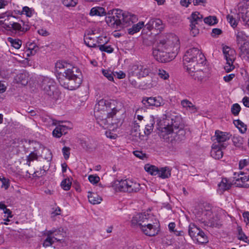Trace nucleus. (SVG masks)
I'll return each mask as SVG.
<instances>
[{"mask_svg": "<svg viewBox=\"0 0 249 249\" xmlns=\"http://www.w3.org/2000/svg\"><path fill=\"white\" fill-rule=\"evenodd\" d=\"M183 65L186 71L194 80L202 82L206 80L207 73L202 69L206 59L204 55L197 48L188 49L183 58Z\"/></svg>", "mask_w": 249, "mask_h": 249, "instance_id": "f257e3e1", "label": "nucleus"}, {"mask_svg": "<svg viewBox=\"0 0 249 249\" xmlns=\"http://www.w3.org/2000/svg\"><path fill=\"white\" fill-rule=\"evenodd\" d=\"M179 48V40L176 36H172L167 39H162L153 47L152 54L154 58L161 63H166L172 59L171 53H175Z\"/></svg>", "mask_w": 249, "mask_h": 249, "instance_id": "f03ea898", "label": "nucleus"}, {"mask_svg": "<svg viewBox=\"0 0 249 249\" xmlns=\"http://www.w3.org/2000/svg\"><path fill=\"white\" fill-rule=\"evenodd\" d=\"M136 16L128 12H123L119 9L108 11L106 21L108 26L118 29L130 25L136 22Z\"/></svg>", "mask_w": 249, "mask_h": 249, "instance_id": "7ed1b4c3", "label": "nucleus"}, {"mask_svg": "<svg viewBox=\"0 0 249 249\" xmlns=\"http://www.w3.org/2000/svg\"><path fill=\"white\" fill-rule=\"evenodd\" d=\"M180 118L176 116H166L160 126L162 132L167 134L172 133L177 141H181L185 137L186 131L180 123Z\"/></svg>", "mask_w": 249, "mask_h": 249, "instance_id": "20e7f679", "label": "nucleus"}, {"mask_svg": "<svg viewBox=\"0 0 249 249\" xmlns=\"http://www.w3.org/2000/svg\"><path fill=\"white\" fill-rule=\"evenodd\" d=\"M69 73L58 77L60 84L69 90H74L79 87L82 82V74L78 68H72Z\"/></svg>", "mask_w": 249, "mask_h": 249, "instance_id": "39448f33", "label": "nucleus"}, {"mask_svg": "<svg viewBox=\"0 0 249 249\" xmlns=\"http://www.w3.org/2000/svg\"><path fill=\"white\" fill-rule=\"evenodd\" d=\"M115 115L113 113L100 114L97 112L94 115L97 124L101 127L104 129L114 130L118 127L117 120L114 118Z\"/></svg>", "mask_w": 249, "mask_h": 249, "instance_id": "423d86ee", "label": "nucleus"}, {"mask_svg": "<svg viewBox=\"0 0 249 249\" xmlns=\"http://www.w3.org/2000/svg\"><path fill=\"white\" fill-rule=\"evenodd\" d=\"M40 86L44 93L48 96L51 99L56 100L59 95L55 82L49 77L42 78Z\"/></svg>", "mask_w": 249, "mask_h": 249, "instance_id": "0eeeda50", "label": "nucleus"}, {"mask_svg": "<svg viewBox=\"0 0 249 249\" xmlns=\"http://www.w3.org/2000/svg\"><path fill=\"white\" fill-rule=\"evenodd\" d=\"M150 72V70L147 66L140 63L131 64L129 66L127 71L129 80L131 81L133 77L140 79L145 77Z\"/></svg>", "mask_w": 249, "mask_h": 249, "instance_id": "6e6552de", "label": "nucleus"}, {"mask_svg": "<svg viewBox=\"0 0 249 249\" xmlns=\"http://www.w3.org/2000/svg\"><path fill=\"white\" fill-rule=\"evenodd\" d=\"M114 101H109L104 99L100 100L95 105L94 108V115L98 112L100 114H110L113 113L116 114L118 109L115 107Z\"/></svg>", "mask_w": 249, "mask_h": 249, "instance_id": "1a4fd4ad", "label": "nucleus"}, {"mask_svg": "<svg viewBox=\"0 0 249 249\" xmlns=\"http://www.w3.org/2000/svg\"><path fill=\"white\" fill-rule=\"evenodd\" d=\"M231 136V135L229 132L216 130L212 139L214 142V143L221 146L223 148H226L228 145L227 141L230 139Z\"/></svg>", "mask_w": 249, "mask_h": 249, "instance_id": "9d476101", "label": "nucleus"}, {"mask_svg": "<svg viewBox=\"0 0 249 249\" xmlns=\"http://www.w3.org/2000/svg\"><path fill=\"white\" fill-rule=\"evenodd\" d=\"M223 52L227 61L224 67V69L226 72H229L232 71L235 68L234 66L233 65V63L235 60V57L233 51L231 50L230 48L228 46L223 47Z\"/></svg>", "mask_w": 249, "mask_h": 249, "instance_id": "9b49d317", "label": "nucleus"}, {"mask_svg": "<svg viewBox=\"0 0 249 249\" xmlns=\"http://www.w3.org/2000/svg\"><path fill=\"white\" fill-rule=\"evenodd\" d=\"M142 103L147 108L150 107H158L162 106L164 104L163 99L160 96L149 97H144L142 98Z\"/></svg>", "mask_w": 249, "mask_h": 249, "instance_id": "f8f14e48", "label": "nucleus"}, {"mask_svg": "<svg viewBox=\"0 0 249 249\" xmlns=\"http://www.w3.org/2000/svg\"><path fill=\"white\" fill-rule=\"evenodd\" d=\"M238 10L244 23L249 26V1L240 3Z\"/></svg>", "mask_w": 249, "mask_h": 249, "instance_id": "ddd939ff", "label": "nucleus"}, {"mask_svg": "<svg viewBox=\"0 0 249 249\" xmlns=\"http://www.w3.org/2000/svg\"><path fill=\"white\" fill-rule=\"evenodd\" d=\"M75 68L71 64L65 61H59L55 63V71L59 74L58 77H62V74H66L70 72L72 68Z\"/></svg>", "mask_w": 249, "mask_h": 249, "instance_id": "4468645a", "label": "nucleus"}, {"mask_svg": "<svg viewBox=\"0 0 249 249\" xmlns=\"http://www.w3.org/2000/svg\"><path fill=\"white\" fill-rule=\"evenodd\" d=\"M232 183L237 187H244V183L249 179L244 172H239V173H234L233 174Z\"/></svg>", "mask_w": 249, "mask_h": 249, "instance_id": "2eb2a0df", "label": "nucleus"}, {"mask_svg": "<svg viewBox=\"0 0 249 249\" xmlns=\"http://www.w3.org/2000/svg\"><path fill=\"white\" fill-rule=\"evenodd\" d=\"M130 179L116 180L112 183V186L116 191L128 192V181Z\"/></svg>", "mask_w": 249, "mask_h": 249, "instance_id": "dca6fc26", "label": "nucleus"}, {"mask_svg": "<svg viewBox=\"0 0 249 249\" xmlns=\"http://www.w3.org/2000/svg\"><path fill=\"white\" fill-rule=\"evenodd\" d=\"M150 215L145 213H138L133 217L131 220L132 224L133 225H138L140 228H142V223H147L149 221Z\"/></svg>", "mask_w": 249, "mask_h": 249, "instance_id": "f3484780", "label": "nucleus"}, {"mask_svg": "<svg viewBox=\"0 0 249 249\" xmlns=\"http://www.w3.org/2000/svg\"><path fill=\"white\" fill-rule=\"evenodd\" d=\"M142 228L141 229L142 232L146 235L149 236H153L158 234V231L157 230L155 226L152 224L149 223H142Z\"/></svg>", "mask_w": 249, "mask_h": 249, "instance_id": "a211bd4d", "label": "nucleus"}, {"mask_svg": "<svg viewBox=\"0 0 249 249\" xmlns=\"http://www.w3.org/2000/svg\"><path fill=\"white\" fill-rule=\"evenodd\" d=\"M149 30L152 29L161 30L163 29L164 25L162 21L159 18L151 19L146 25Z\"/></svg>", "mask_w": 249, "mask_h": 249, "instance_id": "6ab92c4d", "label": "nucleus"}, {"mask_svg": "<svg viewBox=\"0 0 249 249\" xmlns=\"http://www.w3.org/2000/svg\"><path fill=\"white\" fill-rule=\"evenodd\" d=\"M15 17L7 13H3L0 16V24L3 25V27L7 29L9 27L11 21H14Z\"/></svg>", "mask_w": 249, "mask_h": 249, "instance_id": "aec40b11", "label": "nucleus"}, {"mask_svg": "<svg viewBox=\"0 0 249 249\" xmlns=\"http://www.w3.org/2000/svg\"><path fill=\"white\" fill-rule=\"evenodd\" d=\"M212 148V149L211 154V156L213 158L215 159H219L223 157V153L222 150L225 148H223L221 146H219L216 143H213Z\"/></svg>", "mask_w": 249, "mask_h": 249, "instance_id": "412c9836", "label": "nucleus"}, {"mask_svg": "<svg viewBox=\"0 0 249 249\" xmlns=\"http://www.w3.org/2000/svg\"><path fill=\"white\" fill-rule=\"evenodd\" d=\"M29 73L28 72L23 71L18 74L15 77V81L17 83H20L22 85H26L28 84L29 80Z\"/></svg>", "mask_w": 249, "mask_h": 249, "instance_id": "4be33fe9", "label": "nucleus"}, {"mask_svg": "<svg viewBox=\"0 0 249 249\" xmlns=\"http://www.w3.org/2000/svg\"><path fill=\"white\" fill-rule=\"evenodd\" d=\"M240 52V56L246 61H249V42H245L239 48Z\"/></svg>", "mask_w": 249, "mask_h": 249, "instance_id": "5701e85b", "label": "nucleus"}, {"mask_svg": "<svg viewBox=\"0 0 249 249\" xmlns=\"http://www.w3.org/2000/svg\"><path fill=\"white\" fill-rule=\"evenodd\" d=\"M233 184L232 181L231 182L226 178H223L218 184L219 191L222 193L224 191L229 190Z\"/></svg>", "mask_w": 249, "mask_h": 249, "instance_id": "b1692460", "label": "nucleus"}, {"mask_svg": "<svg viewBox=\"0 0 249 249\" xmlns=\"http://www.w3.org/2000/svg\"><path fill=\"white\" fill-rule=\"evenodd\" d=\"M203 16L197 12L192 14L190 18L191 24L195 25L203 23Z\"/></svg>", "mask_w": 249, "mask_h": 249, "instance_id": "393cba45", "label": "nucleus"}, {"mask_svg": "<svg viewBox=\"0 0 249 249\" xmlns=\"http://www.w3.org/2000/svg\"><path fill=\"white\" fill-rule=\"evenodd\" d=\"M56 231L53 230H50L47 231V237L44 241V243L43 244V245L44 247H49L51 246L54 242V241L53 239L54 238L55 240H56L57 241H59L60 240V239H58L57 238H55L54 237H52V235L53 233Z\"/></svg>", "mask_w": 249, "mask_h": 249, "instance_id": "a878e982", "label": "nucleus"}, {"mask_svg": "<svg viewBox=\"0 0 249 249\" xmlns=\"http://www.w3.org/2000/svg\"><path fill=\"white\" fill-rule=\"evenodd\" d=\"M180 104L183 108L189 110L191 113H195L197 111L196 107L187 99L182 100Z\"/></svg>", "mask_w": 249, "mask_h": 249, "instance_id": "bb28decb", "label": "nucleus"}, {"mask_svg": "<svg viewBox=\"0 0 249 249\" xmlns=\"http://www.w3.org/2000/svg\"><path fill=\"white\" fill-rule=\"evenodd\" d=\"M200 229L197 227L194 224H190L189 227L188 232L189 235L193 240L198 235Z\"/></svg>", "mask_w": 249, "mask_h": 249, "instance_id": "cd10ccee", "label": "nucleus"}, {"mask_svg": "<svg viewBox=\"0 0 249 249\" xmlns=\"http://www.w3.org/2000/svg\"><path fill=\"white\" fill-rule=\"evenodd\" d=\"M88 197L89 202L94 205L100 203L102 200L101 197L95 193L89 192Z\"/></svg>", "mask_w": 249, "mask_h": 249, "instance_id": "c85d7f7f", "label": "nucleus"}, {"mask_svg": "<svg viewBox=\"0 0 249 249\" xmlns=\"http://www.w3.org/2000/svg\"><path fill=\"white\" fill-rule=\"evenodd\" d=\"M89 15L91 16H103L106 15V11L105 9L101 7H93L90 10Z\"/></svg>", "mask_w": 249, "mask_h": 249, "instance_id": "c756f323", "label": "nucleus"}, {"mask_svg": "<svg viewBox=\"0 0 249 249\" xmlns=\"http://www.w3.org/2000/svg\"><path fill=\"white\" fill-rule=\"evenodd\" d=\"M11 24L9 27L6 29L8 31H11L12 33L16 34L18 32H21V25L19 23L16 22L15 21H11Z\"/></svg>", "mask_w": 249, "mask_h": 249, "instance_id": "7c9ffc66", "label": "nucleus"}, {"mask_svg": "<svg viewBox=\"0 0 249 249\" xmlns=\"http://www.w3.org/2000/svg\"><path fill=\"white\" fill-rule=\"evenodd\" d=\"M158 175L162 178H168L171 176V170L168 167H165L159 169Z\"/></svg>", "mask_w": 249, "mask_h": 249, "instance_id": "2f4dec72", "label": "nucleus"}, {"mask_svg": "<svg viewBox=\"0 0 249 249\" xmlns=\"http://www.w3.org/2000/svg\"><path fill=\"white\" fill-rule=\"evenodd\" d=\"M128 192H137L140 190V184L130 179L128 181Z\"/></svg>", "mask_w": 249, "mask_h": 249, "instance_id": "473e14b6", "label": "nucleus"}, {"mask_svg": "<svg viewBox=\"0 0 249 249\" xmlns=\"http://www.w3.org/2000/svg\"><path fill=\"white\" fill-rule=\"evenodd\" d=\"M85 44L90 48H95L97 47V42L96 39L92 37L89 35L85 36L84 37Z\"/></svg>", "mask_w": 249, "mask_h": 249, "instance_id": "72a5a7b5", "label": "nucleus"}, {"mask_svg": "<svg viewBox=\"0 0 249 249\" xmlns=\"http://www.w3.org/2000/svg\"><path fill=\"white\" fill-rule=\"evenodd\" d=\"M144 25L143 22H139L136 24H134L132 27L128 29V33L130 35H133L138 32Z\"/></svg>", "mask_w": 249, "mask_h": 249, "instance_id": "f704fd0d", "label": "nucleus"}, {"mask_svg": "<svg viewBox=\"0 0 249 249\" xmlns=\"http://www.w3.org/2000/svg\"><path fill=\"white\" fill-rule=\"evenodd\" d=\"M144 169L153 176L158 175V172H159V168L157 167L149 164H146L144 166Z\"/></svg>", "mask_w": 249, "mask_h": 249, "instance_id": "c9c22d12", "label": "nucleus"}, {"mask_svg": "<svg viewBox=\"0 0 249 249\" xmlns=\"http://www.w3.org/2000/svg\"><path fill=\"white\" fill-rule=\"evenodd\" d=\"M154 124L155 121L153 117H150L149 123L145 125V128L144 130V133L145 135H148L152 132Z\"/></svg>", "mask_w": 249, "mask_h": 249, "instance_id": "e433bc0d", "label": "nucleus"}, {"mask_svg": "<svg viewBox=\"0 0 249 249\" xmlns=\"http://www.w3.org/2000/svg\"><path fill=\"white\" fill-rule=\"evenodd\" d=\"M235 35L237 44H240L242 41L246 40L248 37L244 32L238 30L236 31Z\"/></svg>", "mask_w": 249, "mask_h": 249, "instance_id": "4c0bfd02", "label": "nucleus"}, {"mask_svg": "<svg viewBox=\"0 0 249 249\" xmlns=\"http://www.w3.org/2000/svg\"><path fill=\"white\" fill-rule=\"evenodd\" d=\"M194 240H196L200 243H204L208 242L207 236L201 230H200L198 235L196 236Z\"/></svg>", "mask_w": 249, "mask_h": 249, "instance_id": "58836bf2", "label": "nucleus"}, {"mask_svg": "<svg viewBox=\"0 0 249 249\" xmlns=\"http://www.w3.org/2000/svg\"><path fill=\"white\" fill-rule=\"evenodd\" d=\"M8 41L11 43V46L16 49H18L20 48L22 42L19 39H13L11 37L8 38Z\"/></svg>", "mask_w": 249, "mask_h": 249, "instance_id": "ea45409f", "label": "nucleus"}, {"mask_svg": "<svg viewBox=\"0 0 249 249\" xmlns=\"http://www.w3.org/2000/svg\"><path fill=\"white\" fill-rule=\"evenodd\" d=\"M237 231L238 233V239L248 243L249 242V240H248L247 236L243 232L241 227L238 226L237 227Z\"/></svg>", "mask_w": 249, "mask_h": 249, "instance_id": "a19ab883", "label": "nucleus"}, {"mask_svg": "<svg viewBox=\"0 0 249 249\" xmlns=\"http://www.w3.org/2000/svg\"><path fill=\"white\" fill-rule=\"evenodd\" d=\"M234 124L242 133H244L247 131L246 125L240 120L235 121Z\"/></svg>", "mask_w": 249, "mask_h": 249, "instance_id": "79ce46f5", "label": "nucleus"}, {"mask_svg": "<svg viewBox=\"0 0 249 249\" xmlns=\"http://www.w3.org/2000/svg\"><path fill=\"white\" fill-rule=\"evenodd\" d=\"M203 21L209 25H213L217 23V19L215 16H209L205 18Z\"/></svg>", "mask_w": 249, "mask_h": 249, "instance_id": "37998d69", "label": "nucleus"}, {"mask_svg": "<svg viewBox=\"0 0 249 249\" xmlns=\"http://www.w3.org/2000/svg\"><path fill=\"white\" fill-rule=\"evenodd\" d=\"M38 152L36 150L31 152L29 156L27 157V161L28 165H30V162L32 161L37 160L38 158Z\"/></svg>", "mask_w": 249, "mask_h": 249, "instance_id": "c03bdc74", "label": "nucleus"}, {"mask_svg": "<svg viewBox=\"0 0 249 249\" xmlns=\"http://www.w3.org/2000/svg\"><path fill=\"white\" fill-rule=\"evenodd\" d=\"M41 156L48 161H50L52 159V153L48 149H43Z\"/></svg>", "mask_w": 249, "mask_h": 249, "instance_id": "a18cd8bd", "label": "nucleus"}, {"mask_svg": "<svg viewBox=\"0 0 249 249\" xmlns=\"http://www.w3.org/2000/svg\"><path fill=\"white\" fill-rule=\"evenodd\" d=\"M71 182L69 178H65L63 179L61 183V187L66 191H68L70 189Z\"/></svg>", "mask_w": 249, "mask_h": 249, "instance_id": "49530a36", "label": "nucleus"}, {"mask_svg": "<svg viewBox=\"0 0 249 249\" xmlns=\"http://www.w3.org/2000/svg\"><path fill=\"white\" fill-rule=\"evenodd\" d=\"M232 142L236 147H240L243 143V139L240 136H234L232 138Z\"/></svg>", "mask_w": 249, "mask_h": 249, "instance_id": "de8ad7c7", "label": "nucleus"}, {"mask_svg": "<svg viewBox=\"0 0 249 249\" xmlns=\"http://www.w3.org/2000/svg\"><path fill=\"white\" fill-rule=\"evenodd\" d=\"M99 50L107 53H111L113 51V48L110 45H106V44L100 45Z\"/></svg>", "mask_w": 249, "mask_h": 249, "instance_id": "09e8293b", "label": "nucleus"}, {"mask_svg": "<svg viewBox=\"0 0 249 249\" xmlns=\"http://www.w3.org/2000/svg\"><path fill=\"white\" fill-rule=\"evenodd\" d=\"M102 74L107 77L109 81H113V73L108 70H102Z\"/></svg>", "mask_w": 249, "mask_h": 249, "instance_id": "8fccbe9b", "label": "nucleus"}, {"mask_svg": "<svg viewBox=\"0 0 249 249\" xmlns=\"http://www.w3.org/2000/svg\"><path fill=\"white\" fill-rule=\"evenodd\" d=\"M96 42H97V47L100 48V45L107 44L108 40L106 36H100L96 37Z\"/></svg>", "mask_w": 249, "mask_h": 249, "instance_id": "3c124183", "label": "nucleus"}, {"mask_svg": "<svg viewBox=\"0 0 249 249\" xmlns=\"http://www.w3.org/2000/svg\"><path fill=\"white\" fill-rule=\"evenodd\" d=\"M158 75L160 78L164 80L167 79L169 77L168 73L165 70L161 69L158 70Z\"/></svg>", "mask_w": 249, "mask_h": 249, "instance_id": "603ef678", "label": "nucleus"}, {"mask_svg": "<svg viewBox=\"0 0 249 249\" xmlns=\"http://www.w3.org/2000/svg\"><path fill=\"white\" fill-rule=\"evenodd\" d=\"M62 3L66 7H74L77 3V0H63Z\"/></svg>", "mask_w": 249, "mask_h": 249, "instance_id": "864d4df0", "label": "nucleus"}, {"mask_svg": "<svg viewBox=\"0 0 249 249\" xmlns=\"http://www.w3.org/2000/svg\"><path fill=\"white\" fill-rule=\"evenodd\" d=\"M227 19L228 22L231 24V26L233 28H235L237 25V20L233 18V16L230 15H228L227 16Z\"/></svg>", "mask_w": 249, "mask_h": 249, "instance_id": "5fc2aeb1", "label": "nucleus"}, {"mask_svg": "<svg viewBox=\"0 0 249 249\" xmlns=\"http://www.w3.org/2000/svg\"><path fill=\"white\" fill-rule=\"evenodd\" d=\"M240 110L241 107L238 104H233L231 107V111L235 116L238 115Z\"/></svg>", "mask_w": 249, "mask_h": 249, "instance_id": "6e6d98bb", "label": "nucleus"}, {"mask_svg": "<svg viewBox=\"0 0 249 249\" xmlns=\"http://www.w3.org/2000/svg\"><path fill=\"white\" fill-rule=\"evenodd\" d=\"M89 181L92 184H96L100 180V178L98 176L91 175L89 176Z\"/></svg>", "mask_w": 249, "mask_h": 249, "instance_id": "4d7b16f0", "label": "nucleus"}, {"mask_svg": "<svg viewBox=\"0 0 249 249\" xmlns=\"http://www.w3.org/2000/svg\"><path fill=\"white\" fill-rule=\"evenodd\" d=\"M70 147L66 146H64L62 148V153L65 160H68L70 157Z\"/></svg>", "mask_w": 249, "mask_h": 249, "instance_id": "13d9d810", "label": "nucleus"}, {"mask_svg": "<svg viewBox=\"0 0 249 249\" xmlns=\"http://www.w3.org/2000/svg\"><path fill=\"white\" fill-rule=\"evenodd\" d=\"M134 155L139 158L140 159L144 160L146 158V155L145 153L140 151H133Z\"/></svg>", "mask_w": 249, "mask_h": 249, "instance_id": "bf43d9fd", "label": "nucleus"}, {"mask_svg": "<svg viewBox=\"0 0 249 249\" xmlns=\"http://www.w3.org/2000/svg\"><path fill=\"white\" fill-rule=\"evenodd\" d=\"M0 180L2 182L1 187L4 188L5 190H7L10 186L9 179L5 178H1Z\"/></svg>", "mask_w": 249, "mask_h": 249, "instance_id": "052dcab7", "label": "nucleus"}, {"mask_svg": "<svg viewBox=\"0 0 249 249\" xmlns=\"http://www.w3.org/2000/svg\"><path fill=\"white\" fill-rule=\"evenodd\" d=\"M191 27V35L195 36L199 34V30L196 27V25L194 24H190Z\"/></svg>", "mask_w": 249, "mask_h": 249, "instance_id": "680f3d73", "label": "nucleus"}, {"mask_svg": "<svg viewBox=\"0 0 249 249\" xmlns=\"http://www.w3.org/2000/svg\"><path fill=\"white\" fill-rule=\"evenodd\" d=\"M53 137L56 138H60L62 136L61 129H60L58 126H57L56 128L53 131Z\"/></svg>", "mask_w": 249, "mask_h": 249, "instance_id": "e2e57ef3", "label": "nucleus"}, {"mask_svg": "<svg viewBox=\"0 0 249 249\" xmlns=\"http://www.w3.org/2000/svg\"><path fill=\"white\" fill-rule=\"evenodd\" d=\"M22 13L25 14L27 17H31L32 15V12L28 7L25 6L22 8Z\"/></svg>", "mask_w": 249, "mask_h": 249, "instance_id": "0e129e2a", "label": "nucleus"}, {"mask_svg": "<svg viewBox=\"0 0 249 249\" xmlns=\"http://www.w3.org/2000/svg\"><path fill=\"white\" fill-rule=\"evenodd\" d=\"M249 163V159L241 160L239 163V167L240 169H243Z\"/></svg>", "mask_w": 249, "mask_h": 249, "instance_id": "69168bd1", "label": "nucleus"}, {"mask_svg": "<svg viewBox=\"0 0 249 249\" xmlns=\"http://www.w3.org/2000/svg\"><path fill=\"white\" fill-rule=\"evenodd\" d=\"M114 76H116L118 79H123L125 77V74L123 71H116L113 73Z\"/></svg>", "mask_w": 249, "mask_h": 249, "instance_id": "338daca9", "label": "nucleus"}, {"mask_svg": "<svg viewBox=\"0 0 249 249\" xmlns=\"http://www.w3.org/2000/svg\"><path fill=\"white\" fill-rule=\"evenodd\" d=\"M222 33V31L220 29L218 28H214L212 30V36H218L220 35Z\"/></svg>", "mask_w": 249, "mask_h": 249, "instance_id": "774afa93", "label": "nucleus"}]
</instances>
